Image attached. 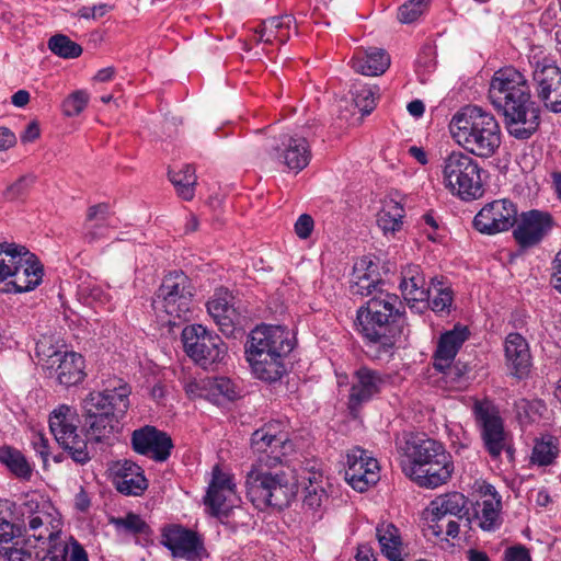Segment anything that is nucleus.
Wrapping results in <instances>:
<instances>
[{
    "label": "nucleus",
    "instance_id": "13",
    "mask_svg": "<svg viewBox=\"0 0 561 561\" xmlns=\"http://www.w3.org/2000/svg\"><path fill=\"white\" fill-rule=\"evenodd\" d=\"M251 447L254 453L261 454L257 460L274 465H283L286 457L294 451V444L287 432L280 430L279 422H270L254 431Z\"/></svg>",
    "mask_w": 561,
    "mask_h": 561
},
{
    "label": "nucleus",
    "instance_id": "9",
    "mask_svg": "<svg viewBox=\"0 0 561 561\" xmlns=\"http://www.w3.org/2000/svg\"><path fill=\"white\" fill-rule=\"evenodd\" d=\"M193 301V287L190 278L180 271L169 273L156 293L152 306L173 320L186 319L191 312Z\"/></svg>",
    "mask_w": 561,
    "mask_h": 561
},
{
    "label": "nucleus",
    "instance_id": "6",
    "mask_svg": "<svg viewBox=\"0 0 561 561\" xmlns=\"http://www.w3.org/2000/svg\"><path fill=\"white\" fill-rule=\"evenodd\" d=\"M449 130L459 147L478 158L493 157L502 144L501 127L494 115L476 105L458 111L449 123Z\"/></svg>",
    "mask_w": 561,
    "mask_h": 561
},
{
    "label": "nucleus",
    "instance_id": "19",
    "mask_svg": "<svg viewBox=\"0 0 561 561\" xmlns=\"http://www.w3.org/2000/svg\"><path fill=\"white\" fill-rule=\"evenodd\" d=\"M379 465L369 451L353 447L346 454L345 480L356 491L364 492L379 481Z\"/></svg>",
    "mask_w": 561,
    "mask_h": 561
},
{
    "label": "nucleus",
    "instance_id": "35",
    "mask_svg": "<svg viewBox=\"0 0 561 561\" xmlns=\"http://www.w3.org/2000/svg\"><path fill=\"white\" fill-rule=\"evenodd\" d=\"M104 386L102 392L110 409L107 413L121 420L129 408L131 389L128 383L118 378L108 379Z\"/></svg>",
    "mask_w": 561,
    "mask_h": 561
},
{
    "label": "nucleus",
    "instance_id": "53",
    "mask_svg": "<svg viewBox=\"0 0 561 561\" xmlns=\"http://www.w3.org/2000/svg\"><path fill=\"white\" fill-rule=\"evenodd\" d=\"M424 228L423 232L426 236L427 241L432 243H446L448 238V231L445 227H440L432 215H424Z\"/></svg>",
    "mask_w": 561,
    "mask_h": 561
},
{
    "label": "nucleus",
    "instance_id": "59",
    "mask_svg": "<svg viewBox=\"0 0 561 561\" xmlns=\"http://www.w3.org/2000/svg\"><path fill=\"white\" fill-rule=\"evenodd\" d=\"M16 144V137L13 131L9 128L0 127V151L8 150L14 147Z\"/></svg>",
    "mask_w": 561,
    "mask_h": 561
},
{
    "label": "nucleus",
    "instance_id": "17",
    "mask_svg": "<svg viewBox=\"0 0 561 561\" xmlns=\"http://www.w3.org/2000/svg\"><path fill=\"white\" fill-rule=\"evenodd\" d=\"M289 331L280 325H259L251 331L245 344L247 358L263 354H289L294 344Z\"/></svg>",
    "mask_w": 561,
    "mask_h": 561
},
{
    "label": "nucleus",
    "instance_id": "40",
    "mask_svg": "<svg viewBox=\"0 0 561 561\" xmlns=\"http://www.w3.org/2000/svg\"><path fill=\"white\" fill-rule=\"evenodd\" d=\"M169 179L182 199L192 201L194 198L197 176L192 165L186 164L179 170L171 169L169 171Z\"/></svg>",
    "mask_w": 561,
    "mask_h": 561
},
{
    "label": "nucleus",
    "instance_id": "44",
    "mask_svg": "<svg viewBox=\"0 0 561 561\" xmlns=\"http://www.w3.org/2000/svg\"><path fill=\"white\" fill-rule=\"evenodd\" d=\"M28 536L24 534V537L16 539L11 546H1L0 545V557L7 559L8 561H25L34 556L35 549H37V545L31 538L30 543Z\"/></svg>",
    "mask_w": 561,
    "mask_h": 561
},
{
    "label": "nucleus",
    "instance_id": "30",
    "mask_svg": "<svg viewBox=\"0 0 561 561\" xmlns=\"http://www.w3.org/2000/svg\"><path fill=\"white\" fill-rule=\"evenodd\" d=\"M293 27L297 33L296 18L293 14H284L264 20L255 28V34L259 42L284 45L290 38Z\"/></svg>",
    "mask_w": 561,
    "mask_h": 561
},
{
    "label": "nucleus",
    "instance_id": "1",
    "mask_svg": "<svg viewBox=\"0 0 561 561\" xmlns=\"http://www.w3.org/2000/svg\"><path fill=\"white\" fill-rule=\"evenodd\" d=\"M489 99L503 113L512 137L528 139L538 129L540 111L530 99L525 76L514 67L495 71L490 82Z\"/></svg>",
    "mask_w": 561,
    "mask_h": 561
},
{
    "label": "nucleus",
    "instance_id": "24",
    "mask_svg": "<svg viewBox=\"0 0 561 561\" xmlns=\"http://www.w3.org/2000/svg\"><path fill=\"white\" fill-rule=\"evenodd\" d=\"M271 156L298 173L310 162L311 149L308 140L300 135H282L272 148Z\"/></svg>",
    "mask_w": 561,
    "mask_h": 561
},
{
    "label": "nucleus",
    "instance_id": "51",
    "mask_svg": "<svg viewBox=\"0 0 561 561\" xmlns=\"http://www.w3.org/2000/svg\"><path fill=\"white\" fill-rule=\"evenodd\" d=\"M83 416L99 415L103 412H110L106 407V398L102 391H92L82 400Z\"/></svg>",
    "mask_w": 561,
    "mask_h": 561
},
{
    "label": "nucleus",
    "instance_id": "62",
    "mask_svg": "<svg viewBox=\"0 0 561 561\" xmlns=\"http://www.w3.org/2000/svg\"><path fill=\"white\" fill-rule=\"evenodd\" d=\"M65 561H88V554L84 549L75 541L71 547L69 559H65Z\"/></svg>",
    "mask_w": 561,
    "mask_h": 561
},
{
    "label": "nucleus",
    "instance_id": "56",
    "mask_svg": "<svg viewBox=\"0 0 561 561\" xmlns=\"http://www.w3.org/2000/svg\"><path fill=\"white\" fill-rule=\"evenodd\" d=\"M503 561H531V557L525 546L515 545L505 549Z\"/></svg>",
    "mask_w": 561,
    "mask_h": 561
},
{
    "label": "nucleus",
    "instance_id": "47",
    "mask_svg": "<svg viewBox=\"0 0 561 561\" xmlns=\"http://www.w3.org/2000/svg\"><path fill=\"white\" fill-rule=\"evenodd\" d=\"M48 48L55 55L62 58H77L82 54L81 46L62 34H57L50 37L48 41Z\"/></svg>",
    "mask_w": 561,
    "mask_h": 561
},
{
    "label": "nucleus",
    "instance_id": "63",
    "mask_svg": "<svg viewBox=\"0 0 561 561\" xmlns=\"http://www.w3.org/2000/svg\"><path fill=\"white\" fill-rule=\"evenodd\" d=\"M75 505L76 508H78L81 512H84L89 508L90 499L88 493L83 489H81L79 493L76 495Z\"/></svg>",
    "mask_w": 561,
    "mask_h": 561
},
{
    "label": "nucleus",
    "instance_id": "27",
    "mask_svg": "<svg viewBox=\"0 0 561 561\" xmlns=\"http://www.w3.org/2000/svg\"><path fill=\"white\" fill-rule=\"evenodd\" d=\"M116 490L127 496H139L148 488L144 470L131 460H119L112 467Z\"/></svg>",
    "mask_w": 561,
    "mask_h": 561
},
{
    "label": "nucleus",
    "instance_id": "18",
    "mask_svg": "<svg viewBox=\"0 0 561 561\" xmlns=\"http://www.w3.org/2000/svg\"><path fill=\"white\" fill-rule=\"evenodd\" d=\"M161 543L172 552L174 558L186 561H201L207 556L203 537L181 525L164 527Z\"/></svg>",
    "mask_w": 561,
    "mask_h": 561
},
{
    "label": "nucleus",
    "instance_id": "11",
    "mask_svg": "<svg viewBox=\"0 0 561 561\" xmlns=\"http://www.w3.org/2000/svg\"><path fill=\"white\" fill-rule=\"evenodd\" d=\"M472 412L489 455L499 458L504 450L511 454L510 434L504 428L499 409L489 400H478L472 407Z\"/></svg>",
    "mask_w": 561,
    "mask_h": 561
},
{
    "label": "nucleus",
    "instance_id": "52",
    "mask_svg": "<svg viewBox=\"0 0 561 561\" xmlns=\"http://www.w3.org/2000/svg\"><path fill=\"white\" fill-rule=\"evenodd\" d=\"M89 94L85 91L78 90L71 93L62 103V112L66 116L72 117L79 115L88 105Z\"/></svg>",
    "mask_w": 561,
    "mask_h": 561
},
{
    "label": "nucleus",
    "instance_id": "61",
    "mask_svg": "<svg viewBox=\"0 0 561 561\" xmlns=\"http://www.w3.org/2000/svg\"><path fill=\"white\" fill-rule=\"evenodd\" d=\"M41 130L36 122L30 123L21 135L22 142H32L39 137Z\"/></svg>",
    "mask_w": 561,
    "mask_h": 561
},
{
    "label": "nucleus",
    "instance_id": "25",
    "mask_svg": "<svg viewBox=\"0 0 561 561\" xmlns=\"http://www.w3.org/2000/svg\"><path fill=\"white\" fill-rule=\"evenodd\" d=\"M506 367L514 378L523 380L529 377L533 357L528 341L517 332L508 333L504 340Z\"/></svg>",
    "mask_w": 561,
    "mask_h": 561
},
{
    "label": "nucleus",
    "instance_id": "26",
    "mask_svg": "<svg viewBox=\"0 0 561 561\" xmlns=\"http://www.w3.org/2000/svg\"><path fill=\"white\" fill-rule=\"evenodd\" d=\"M207 310L226 336L233 335L241 325V314L234 306V297L227 290H217L207 302Z\"/></svg>",
    "mask_w": 561,
    "mask_h": 561
},
{
    "label": "nucleus",
    "instance_id": "42",
    "mask_svg": "<svg viewBox=\"0 0 561 561\" xmlns=\"http://www.w3.org/2000/svg\"><path fill=\"white\" fill-rule=\"evenodd\" d=\"M203 388L207 390V396L215 400L220 398L232 401L239 397L238 387L227 377H216L203 380Z\"/></svg>",
    "mask_w": 561,
    "mask_h": 561
},
{
    "label": "nucleus",
    "instance_id": "32",
    "mask_svg": "<svg viewBox=\"0 0 561 561\" xmlns=\"http://www.w3.org/2000/svg\"><path fill=\"white\" fill-rule=\"evenodd\" d=\"M377 266L367 257L354 264L350 291L354 296H370L377 291L380 279L376 274Z\"/></svg>",
    "mask_w": 561,
    "mask_h": 561
},
{
    "label": "nucleus",
    "instance_id": "15",
    "mask_svg": "<svg viewBox=\"0 0 561 561\" xmlns=\"http://www.w3.org/2000/svg\"><path fill=\"white\" fill-rule=\"evenodd\" d=\"M531 64L537 98L549 112L561 113V68L548 58Z\"/></svg>",
    "mask_w": 561,
    "mask_h": 561
},
{
    "label": "nucleus",
    "instance_id": "8",
    "mask_svg": "<svg viewBox=\"0 0 561 561\" xmlns=\"http://www.w3.org/2000/svg\"><path fill=\"white\" fill-rule=\"evenodd\" d=\"M483 169L467 151L453 150L442 159V183L453 195L463 201L477 199L483 194Z\"/></svg>",
    "mask_w": 561,
    "mask_h": 561
},
{
    "label": "nucleus",
    "instance_id": "10",
    "mask_svg": "<svg viewBox=\"0 0 561 561\" xmlns=\"http://www.w3.org/2000/svg\"><path fill=\"white\" fill-rule=\"evenodd\" d=\"M182 342L187 356L205 369L220 363L227 352L221 337L202 324L185 327Z\"/></svg>",
    "mask_w": 561,
    "mask_h": 561
},
{
    "label": "nucleus",
    "instance_id": "45",
    "mask_svg": "<svg viewBox=\"0 0 561 561\" xmlns=\"http://www.w3.org/2000/svg\"><path fill=\"white\" fill-rule=\"evenodd\" d=\"M378 89L375 85L356 83L353 85L352 94L355 106L363 115H368L376 106Z\"/></svg>",
    "mask_w": 561,
    "mask_h": 561
},
{
    "label": "nucleus",
    "instance_id": "39",
    "mask_svg": "<svg viewBox=\"0 0 561 561\" xmlns=\"http://www.w3.org/2000/svg\"><path fill=\"white\" fill-rule=\"evenodd\" d=\"M404 208L393 199H387L377 215V225L386 237L394 236L402 229Z\"/></svg>",
    "mask_w": 561,
    "mask_h": 561
},
{
    "label": "nucleus",
    "instance_id": "12",
    "mask_svg": "<svg viewBox=\"0 0 561 561\" xmlns=\"http://www.w3.org/2000/svg\"><path fill=\"white\" fill-rule=\"evenodd\" d=\"M35 353L47 368L55 371L60 385L70 387L84 379V359L80 354L57 351L46 340L36 343Z\"/></svg>",
    "mask_w": 561,
    "mask_h": 561
},
{
    "label": "nucleus",
    "instance_id": "22",
    "mask_svg": "<svg viewBox=\"0 0 561 561\" xmlns=\"http://www.w3.org/2000/svg\"><path fill=\"white\" fill-rule=\"evenodd\" d=\"M131 447L139 455L163 462L170 457L173 443L167 433L146 425L133 432Z\"/></svg>",
    "mask_w": 561,
    "mask_h": 561
},
{
    "label": "nucleus",
    "instance_id": "36",
    "mask_svg": "<svg viewBox=\"0 0 561 561\" xmlns=\"http://www.w3.org/2000/svg\"><path fill=\"white\" fill-rule=\"evenodd\" d=\"M376 538L381 553L389 561H404L400 531L392 523H379L376 527Z\"/></svg>",
    "mask_w": 561,
    "mask_h": 561
},
{
    "label": "nucleus",
    "instance_id": "21",
    "mask_svg": "<svg viewBox=\"0 0 561 561\" xmlns=\"http://www.w3.org/2000/svg\"><path fill=\"white\" fill-rule=\"evenodd\" d=\"M513 231L519 245H531L541 242L552 230L554 221L548 211L531 209L517 216Z\"/></svg>",
    "mask_w": 561,
    "mask_h": 561
},
{
    "label": "nucleus",
    "instance_id": "29",
    "mask_svg": "<svg viewBox=\"0 0 561 561\" xmlns=\"http://www.w3.org/2000/svg\"><path fill=\"white\" fill-rule=\"evenodd\" d=\"M112 227H115V217L108 204L100 203L90 206L83 225L84 241L89 243L101 241Z\"/></svg>",
    "mask_w": 561,
    "mask_h": 561
},
{
    "label": "nucleus",
    "instance_id": "23",
    "mask_svg": "<svg viewBox=\"0 0 561 561\" xmlns=\"http://www.w3.org/2000/svg\"><path fill=\"white\" fill-rule=\"evenodd\" d=\"M469 331L467 327L455 325L453 330L443 333L438 340L436 351L433 356V366L435 369L447 376H461L457 366H451L458 351L467 341Z\"/></svg>",
    "mask_w": 561,
    "mask_h": 561
},
{
    "label": "nucleus",
    "instance_id": "50",
    "mask_svg": "<svg viewBox=\"0 0 561 561\" xmlns=\"http://www.w3.org/2000/svg\"><path fill=\"white\" fill-rule=\"evenodd\" d=\"M428 0H409L398 10V19L401 23L409 24L416 21L426 10Z\"/></svg>",
    "mask_w": 561,
    "mask_h": 561
},
{
    "label": "nucleus",
    "instance_id": "58",
    "mask_svg": "<svg viewBox=\"0 0 561 561\" xmlns=\"http://www.w3.org/2000/svg\"><path fill=\"white\" fill-rule=\"evenodd\" d=\"M32 445L43 461L46 462L49 456L48 438L41 432H34L32 435Z\"/></svg>",
    "mask_w": 561,
    "mask_h": 561
},
{
    "label": "nucleus",
    "instance_id": "2",
    "mask_svg": "<svg viewBox=\"0 0 561 561\" xmlns=\"http://www.w3.org/2000/svg\"><path fill=\"white\" fill-rule=\"evenodd\" d=\"M84 417L87 439L78 434L75 424L76 412L69 405H60L49 416V430L65 453L78 465H85L92 459L89 443L111 444L121 431V420L103 412Z\"/></svg>",
    "mask_w": 561,
    "mask_h": 561
},
{
    "label": "nucleus",
    "instance_id": "48",
    "mask_svg": "<svg viewBox=\"0 0 561 561\" xmlns=\"http://www.w3.org/2000/svg\"><path fill=\"white\" fill-rule=\"evenodd\" d=\"M436 284L442 286L443 283L440 280H437L436 278L432 279V285L435 289V295L431 299L428 297V300L425 301L431 309L436 312L440 313L444 311H449V308L453 304V290L449 287H436Z\"/></svg>",
    "mask_w": 561,
    "mask_h": 561
},
{
    "label": "nucleus",
    "instance_id": "34",
    "mask_svg": "<svg viewBox=\"0 0 561 561\" xmlns=\"http://www.w3.org/2000/svg\"><path fill=\"white\" fill-rule=\"evenodd\" d=\"M400 289L408 301L425 302L428 300L430 289L425 287V278L420 265L408 264L402 267Z\"/></svg>",
    "mask_w": 561,
    "mask_h": 561
},
{
    "label": "nucleus",
    "instance_id": "7",
    "mask_svg": "<svg viewBox=\"0 0 561 561\" xmlns=\"http://www.w3.org/2000/svg\"><path fill=\"white\" fill-rule=\"evenodd\" d=\"M278 465L256 460L245 476V493L259 510L287 507L296 495V484Z\"/></svg>",
    "mask_w": 561,
    "mask_h": 561
},
{
    "label": "nucleus",
    "instance_id": "4",
    "mask_svg": "<svg viewBox=\"0 0 561 561\" xmlns=\"http://www.w3.org/2000/svg\"><path fill=\"white\" fill-rule=\"evenodd\" d=\"M20 516L25 535L37 549L34 558L38 561H65L68 546L60 540L62 520L57 508L41 496L33 495L20 504Z\"/></svg>",
    "mask_w": 561,
    "mask_h": 561
},
{
    "label": "nucleus",
    "instance_id": "14",
    "mask_svg": "<svg viewBox=\"0 0 561 561\" xmlns=\"http://www.w3.org/2000/svg\"><path fill=\"white\" fill-rule=\"evenodd\" d=\"M389 375L377 369L362 366L351 379L347 407L353 417H357L364 404L377 398L389 385Z\"/></svg>",
    "mask_w": 561,
    "mask_h": 561
},
{
    "label": "nucleus",
    "instance_id": "5",
    "mask_svg": "<svg viewBox=\"0 0 561 561\" xmlns=\"http://www.w3.org/2000/svg\"><path fill=\"white\" fill-rule=\"evenodd\" d=\"M397 304V296L380 291L357 311L359 331L376 358L390 355L397 336L404 334V318Z\"/></svg>",
    "mask_w": 561,
    "mask_h": 561
},
{
    "label": "nucleus",
    "instance_id": "31",
    "mask_svg": "<svg viewBox=\"0 0 561 561\" xmlns=\"http://www.w3.org/2000/svg\"><path fill=\"white\" fill-rule=\"evenodd\" d=\"M433 519L440 520L447 515L465 519L466 526H470L468 499L459 492H450L436 496L430 504Z\"/></svg>",
    "mask_w": 561,
    "mask_h": 561
},
{
    "label": "nucleus",
    "instance_id": "38",
    "mask_svg": "<svg viewBox=\"0 0 561 561\" xmlns=\"http://www.w3.org/2000/svg\"><path fill=\"white\" fill-rule=\"evenodd\" d=\"M488 492L492 495L491 499L483 500L478 503V510L474 514V520L478 526L485 531H494L501 525V500L495 499V491L492 485H488Z\"/></svg>",
    "mask_w": 561,
    "mask_h": 561
},
{
    "label": "nucleus",
    "instance_id": "28",
    "mask_svg": "<svg viewBox=\"0 0 561 561\" xmlns=\"http://www.w3.org/2000/svg\"><path fill=\"white\" fill-rule=\"evenodd\" d=\"M23 260L18 265L11 282L7 283V293H26L35 289L43 279V266L37 257L27 248H22Z\"/></svg>",
    "mask_w": 561,
    "mask_h": 561
},
{
    "label": "nucleus",
    "instance_id": "55",
    "mask_svg": "<svg viewBox=\"0 0 561 561\" xmlns=\"http://www.w3.org/2000/svg\"><path fill=\"white\" fill-rule=\"evenodd\" d=\"M113 524L117 528H123L131 534H140L146 528V523L141 519V517L133 513L127 514L125 517L113 519Z\"/></svg>",
    "mask_w": 561,
    "mask_h": 561
},
{
    "label": "nucleus",
    "instance_id": "37",
    "mask_svg": "<svg viewBox=\"0 0 561 561\" xmlns=\"http://www.w3.org/2000/svg\"><path fill=\"white\" fill-rule=\"evenodd\" d=\"M288 354H263L260 358H250L254 375L262 380L274 382L282 378L285 373L284 357Z\"/></svg>",
    "mask_w": 561,
    "mask_h": 561
},
{
    "label": "nucleus",
    "instance_id": "54",
    "mask_svg": "<svg viewBox=\"0 0 561 561\" xmlns=\"http://www.w3.org/2000/svg\"><path fill=\"white\" fill-rule=\"evenodd\" d=\"M34 179L31 174L21 176L5 190L4 197L9 201L22 198L27 194Z\"/></svg>",
    "mask_w": 561,
    "mask_h": 561
},
{
    "label": "nucleus",
    "instance_id": "3",
    "mask_svg": "<svg viewBox=\"0 0 561 561\" xmlns=\"http://www.w3.org/2000/svg\"><path fill=\"white\" fill-rule=\"evenodd\" d=\"M398 451L403 473L422 488L435 489L451 478L453 457L435 439L409 434L398 444Z\"/></svg>",
    "mask_w": 561,
    "mask_h": 561
},
{
    "label": "nucleus",
    "instance_id": "57",
    "mask_svg": "<svg viewBox=\"0 0 561 561\" xmlns=\"http://www.w3.org/2000/svg\"><path fill=\"white\" fill-rule=\"evenodd\" d=\"M313 226L312 217L308 214H302L295 224V232L300 239H307L312 232Z\"/></svg>",
    "mask_w": 561,
    "mask_h": 561
},
{
    "label": "nucleus",
    "instance_id": "46",
    "mask_svg": "<svg viewBox=\"0 0 561 561\" xmlns=\"http://www.w3.org/2000/svg\"><path fill=\"white\" fill-rule=\"evenodd\" d=\"M23 256L22 248H0V283L13 277Z\"/></svg>",
    "mask_w": 561,
    "mask_h": 561
},
{
    "label": "nucleus",
    "instance_id": "60",
    "mask_svg": "<svg viewBox=\"0 0 561 561\" xmlns=\"http://www.w3.org/2000/svg\"><path fill=\"white\" fill-rule=\"evenodd\" d=\"M553 273L551 283L553 287L561 294V250L556 254L553 260Z\"/></svg>",
    "mask_w": 561,
    "mask_h": 561
},
{
    "label": "nucleus",
    "instance_id": "64",
    "mask_svg": "<svg viewBox=\"0 0 561 561\" xmlns=\"http://www.w3.org/2000/svg\"><path fill=\"white\" fill-rule=\"evenodd\" d=\"M356 561H376V558L373 553V550L369 547L362 546L358 548Z\"/></svg>",
    "mask_w": 561,
    "mask_h": 561
},
{
    "label": "nucleus",
    "instance_id": "43",
    "mask_svg": "<svg viewBox=\"0 0 561 561\" xmlns=\"http://www.w3.org/2000/svg\"><path fill=\"white\" fill-rule=\"evenodd\" d=\"M558 454L557 439L552 436H543L535 442L531 462L538 466H549L554 461Z\"/></svg>",
    "mask_w": 561,
    "mask_h": 561
},
{
    "label": "nucleus",
    "instance_id": "20",
    "mask_svg": "<svg viewBox=\"0 0 561 561\" xmlns=\"http://www.w3.org/2000/svg\"><path fill=\"white\" fill-rule=\"evenodd\" d=\"M237 500L236 484L232 477L222 472L218 466L213 468V477L209 482L204 504L213 516L220 519L228 517L233 512V503Z\"/></svg>",
    "mask_w": 561,
    "mask_h": 561
},
{
    "label": "nucleus",
    "instance_id": "49",
    "mask_svg": "<svg viewBox=\"0 0 561 561\" xmlns=\"http://www.w3.org/2000/svg\"><path fill=\"white\" fill-rule=\"evenodd\" d=\"M329 496L324 488L310 480L309 485L305 488L304 505L311 511H319L328 502Z\"/></svg>",
    "mask_w": 561,
    "mask_h": 561
},
{
    "label": "nucleus",
    "instance_id": "41",
    "mask_svg": "<svg viewBox=\"0 0 561 561\" xmlns=\"http://www.w3.org/2000/svg\"><path fill=\"white\" fill-rule=\"evenodd\" d=\"M0 462L3 463L14 476L21 479H30L32 468L24 455L12 447H0Z\"/></svg>",
    "mask_w": 561,
    "mask_h": 561
},
{
    "label": "nucleus",
    "instance_id": "33",
    "mask_svg": "<svg viewBox=\"0 0 561 561\" xmlns=\"http://www.w3.org/2000/svg\"><path fill=\"white\" fill-rule=\"evenodd\" d=\"M352 68L364 76L382 75L390 66L388 54L377 47L358 50L351 60Z\"/></svg>",
    "mask_w": 561,
    "mask_h": 561
},
{
    "label": "nucleus",
    "instance_id": "16",
    "mask_svg": "<svg viewBox=\"0 0 561 561\" xmlns=\"http://www.w3.org/2000/svg\"><path fill=\"white\" fill-rule=\"evenodd\" d=\"M518 216L517 205L508 198L486 203L474 216L473 227L486 236H494L512 229Z\"/></svg>",
    "mask_w": 561,
    "mask_h": 561
}]
</instances>
